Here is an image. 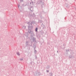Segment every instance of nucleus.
Wrapping results in <instances>:
<instances>
[{
  "label": "nucleus",
  "instance_id": "f257e3e1",
  "mask_svg": "<svg viewBox=\"0 0 76 76\" xmlns=\"http://www.w3.org/2000/svg\"><path fill=\"white\" fill-rule=\"evenodd\" d=\"M17 55H18V56H19L20 55V54H19V53L18 52L17 53Z\"/></svg>",
  "mask_w": 76,
  "mask_h": 76
},
{
  "label": "nucleus",
  "instance_id": "f03ea898",
  "mask_svg": "<svg viewBox=\"0 0 76 76\" xmlns=\"http://www.w3.org/2000/svg\"><path fill=\"white\" fill-rule=\"evenodd\" d=\"M38 30V28H36L35 29V31L36 32H37V30Z\"/></svg>",
  "mask_w": 76,
  "mask_h": 76
}]
</instances>
